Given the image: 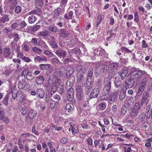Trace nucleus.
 Listing matches in <instances>:
<instances>
[{
    "instance_id": "1",
    "label": "nucleus",
    "mask_w": 152,
    "mask_h": 152,
    "mask_svg": "<svg viewBox=\"0 0 152 152\" xmlns=\"http://www.w3.org/2000/svg\"><path fill=\"white\" fill-rule=\"evenodd\" d=\"M75 79V77L72 76L69 77V80H67V83L69 82V86H67L68 88H67V91L68 93L67 94V99L69 101L72 100L74 94V90L71 86H72L73 83L74 82Z\"/></svg>"
},
{
    "instance_id": "2",
    "label": "nucleus",
    "mask_w": 152,
    "mask_h": 152,
    "mask_svg": "<svg viewBox=\"0 0 152 152\" xmlns=\"http://www.w3.org/2000/svg\"><path fill=\"white\" fill-rule=\"evenodd\" d=\"M25 77L21 74L18 77V87L20 89H22L25 87L26 85L25 82Z\"/></svg>"
},
{
    "instance_id": "3",
    "label": "nucleus",
    "mask_w": 152,
    "mask_h": 152,
    "mask_svg": "<svg viewBox=\"0 0 152 152\" xmlns=\"http://www.w3.org/2000/svg\"><path fill=\"white\" fill-rule=\"evenodd\" d=\"M146 84V79L144 78L140 83L138 87L137 94L140 96L143 91Z\"/></svg>"
},
{
    "instance_id": "4",
    "label": "nucleus",
    "mask_w": 152,
    "mask_h": 152,
    "mask_svg": "<svg viewBox=\"0 0 152 152\" xmlns=\"http://www.w3.org/2000/svg\"><path fill=\"white\" fill-rule=\"evenodd\" d=\"M84 73V72L82 69H80L78 72L77 75V80L78 82L85 83V79L83 76Z\"/></svg>"
},
{
    "instance_id": "5",
    "label": "nucleus",
    "mask_w": 152,
    "mask_h": 152,
    "mask_svg": "<svg viewBox=\"0 0 152 152\" xmlns=\"http://www.w3.org/2000/svg\"><path fill=\"white\" fill-rule=\"evenodd\" d=\"M118 91H114L112 93L110 96H108L109 103L112 104L115 100L116 97L118 95Z\"/></svg>"
},
{
    "instance_id": "6",
    "label": "nucleus",
    "mask_w": 152,
    "mask_h": 152,
    "mask_svg": "<svg viewBox=\"0 0 152 152\" xmlns=\"http://www.w3.org/2000/svg\"><path fill=\"white\" fill-rule=\"evenodd\" d=\"M105 86L103 90L102 94L104 95H107L110 90L111 82L110 80H109L107 82H105Z\"/></svg>"
},
{
    "instance_id": "7",
    "label": "nucleus",
    "mask_w": 152,
    "mask_h": 152,
    "mask_svg": "<svg viewBox=\"0 0 152 152\" xmlns=\"http://www.w3.org/2000/svg\"><path fill=\"white\" fill-rule=\"evenodd\" d=\"M118 63L117 62H114L112 63L110 65V67L111 68V72L112 75L115 74V72L117 71L118 67Z\"/></svg>"
},
{
    "instance_id": "8",
    "label": "nucleus",
    "mask_w": 152,
    "mask_h": 152,
    "mask_svg": "<svg viewBox=\"0 0 152 152\" xmlns=\"http://www.w3.org/2000/svg\"><path fill=\"white\" fill-rule=\"evenodd\" d=\"M76 92L77 98L79 100H81L83 96L82 87L80 86H77L76 88Z\"/></svg>"
},
{
    "instance_id": "9",
    "label": "nucleus",
    "mask_w": 152,
    "mask_h": 152,
    "mask_svg": "<svg viewBox=\"0 0 152 152\" xmlns=\"http://www.w3.org/2000/svg\"><path fill=\"white\" fill-rule=\"evenodd\" d=\"M37 9L32 10L28 13L29 15H36L39 16H41L42 13V10L41 8H36Z\"/></svg>"
},
{
    "instance_id": "10",
    "label": "nucleus",
    "mask_w": 152,
    "mask_h": 152,
    "mask_svg": "<svg viewBox=\"0 0 152 152\" xmlns=\"http://www.w3.org/2000/svg\"><path fill=\"white\" fill-rule=\"evenodd\" d=\"M70 125L73 134H75L78 132L79 131L77 125H75L73 122L70 123Z\"/></svg>"
},
{
    "instance_id": "11",
    "label": "nucleus",
    "mask_w": 152,
    "mask_h": 152,
    "mask_svg": "<svg viewBox=\"0 0 152 152\" xmlns=\"http://www.w3.org/2000/svg\"><path fill=\"white\" fill-rule=\"evenodd\" d=\"M134 79H129L125 83V87L126 88H132L134 85Z\"/></svg>"
},
{
    "instance_id": "12",
    "label": "nucleus",
    "mask_w": 152,
    "mask_h": 152,
    "mask_svg": "<svg viewBox=\"0 0 152 152\" xmlns=\"http://www.w3.org/2000/svg\"><path fill=\"white\" fill-rule=\"evenodd\" d=\"M36 111L33 109L28 110L27 112V115L30 119H33L35 117L37 114Z\"/></svg>"
},
{
    "instance_id": "13",
    "label": "nucleus",
    "mask_w": 152,
    "mask_h": 152,
    "mask_svg": "<svg viewBox=\"0 0 152 152\" xmlns=\"http://www.w3.org/2000/svg\"><path fill=\"white\" fill-rule=\"evenodd\" d=\"M37 95L40 99H42L44 98L45 95L44 90L42 88H39L36 90Z\"/></svg>"
},
{
    "instance_id": "14",
    "label": "nucleus",
    "mask_w": 152,
    "mask_h": 152,
    "mask_svg": "<svg viewBox=\"0 0 152 152\" xmlns=\"http://www.w3.org/2000/svg\"><path fill=\"white\" fill-rule=\"evenodd\" d=\"M142 71L140 70L136 71L135 72V80H136V81L138 82L140 80L141 78V76L142 75Z\"/></svg>"
},
{
    "instance_id": "15",
    "label": "nucleus",
    "mask_w": 152,
    "mask_h": 152,
    "mask_svg": "<svg viewBox=\"0 0 152 152\" xmlns=\"http://www.w3.org/2000/svg\"><path fill=\"white\" fill-rule=\"evenodd\" d=\"M99 93V90L98 88H94L90 94V96L91 98L97 97Z\"/></svg>"
},
{
    "instance_id": "16",
    "label": "nucleus",
    "mask_w": 152,
    "mask_h": 152,
    "mask_svg": "<svg viewBox=\"0 0 152 152\" xmlns=\"http://www.w3.org/2000/svg\"><path fill=\"white\" fill-rule=\"evenodd\" d=\"M34 4L36 8H41L43 5V0H35Z\"/></svg>"
},
{
    "instance_id": "17",
    "label": "nucleus",
    "mask_w": 152,
    "mask_h": 152,
    "mask_svg": "<svg viewBox=\"0 0 152 152\" xmlns=\"http://www.w3.org/2000/svg\"><path fill=\"white\" fill-rule=\"evenodd\" d=\"M11 53V49L10 48H6L4 49L3 55L5 58L8 57L10 55Z\"/></svg>"
},
{
    "instance_id": "18",
    "label": "nucleus",
    "mask_w": 152,
    "mask_h": 152,
    "mask_svg": "<svg viewBox=\"0 0 152 152\" xmlns=\"http://www.w3.org/2000/svg\"><path fill=\"white\" fill-rule=\"evenodd\" d=\"M2 16L0 19V21L2 23H4L9 21V18L7 15L3 13L1 15Z\"/></svg>"
},
{
    "instance_id": "19",
    "label": "nucleus",
    "mask_w": 152,
    "mask_h": 152,
    "mask_svg": "<svg viewBox=\"0 0 152 152\" xmlns=\"http://www.w3.org/2000/svg\"><path fill=\"white\" fill-rule=\"evenodd\" d=\"M126 91L124 90V86L121 88V89L120 91V93L119 95V99L121 100H123L125 97Z\"/></svg>"
},
{
    "instance_id": "20",
    "label": "nucleus",
    "mask_w": 152,
    "mask_h": 152,
    "mask_svg": "<svg viewBox=\"0 0 152 152\" xmlns=\"http://www.w3.org/2000/svg\"><path fill=\"white\" fill-rule=\"evenodd\" d=\"M56 53L58 56L64 58L66 57V51L61 50H57Z\"/></svg>"
},
{
    "instance_id": "21",
    "label": "nucleus",
    "mask_w": 152,
    "mask_h": 152,
    "mask_svg": "<svg viewBox=\"0 0 152 152\" xmlns=\"http://www.w3.org/2000/svg\"><path fill=\"white\" fill-rule=\"evenodd\" d=\"M70 56H72L74 55L77 54L80 52V51L79 49L77 48L72 49L70 51H68Z\"/></svg>"
},
{
    "instance_id": "22",
    "label": "nucleus",
    "mask_w": 152,
    "mask_h": 152,
    "mask_svg": "<svg viewBox=\"0 0 152 152\" xmlns=\"http://www.w3.org/2000/svg\"><path fill=\"white\" fill-rule=\"evenodd\" d=\"M44 78L42 75H40L37 77L36 80V82L38 84H42L44 82Z\"/></svg>"
},
{
    "instance_id": "23",
    "label": "nucleus",
    "mask_w": 152,
    "mask_h": 152,
    "mask_svg": "<svg viewBox=\"0 0 152 152\" xmlns=\"http://www.w3.org/2000/svg\"><path fill=\"white\" fill-rule=\"evenodd\" d=\"M32 49L34 52L38 55L41 54L43 52L42 50L41 49L36 46L32 47Z\"/></svg>"
},
{
    "instance_id": "24",
    "label": "nucleus",
    "mask_w": 152,
    "mask_h": 152,
    "mask_svg": "<svg viewBox=\"0 0 152 152\" xmlns=\"http://www.w3.org/2000/svg\"><path fill=\"white\" fill-rule=\"evenodd\" d=\"M128 71L126 70L122 69L121 70L118 72L119 75L120 76L122 79H123L128 73Z\"/></svg>"
},
{
    "instance_id": "25",
    "label": "nucleus",
    "mask_w": 152,
    "mask_h": 152,
    "mask_svg": "<svg viewBox=\"0 0 152 152\" xmlns=\"http://www.w3.org/2000/svg\"><path fill=\"white\" fill-rule=\"evenodd\" d=\"M93 69L92 68H90L89 70L88 73L87 80H92L93 77H92L93 75Z\"/></svg>"
},
{
    "instance_id": "26",
    "label": "nucleus",
    "mask_w": 152,
    "mask_h": 152,
    "mask_svg": "<svg viewBox=\"0 0 152 152\" xmlns=\"http://www.w3.org/2000/svg\"><path fill=\"white\" fill-rule=\"evenodd\" d=\"M39 68L42 70H46L50 68V65L48 64H41L39 65Z\"/></svg>"
},
{
    "instance_id": "27",
    "label": "nucleus",
    "mask_w": 152,
    "mask_h": 152,
    "mask_svg": "<svg viewBox=\"0 0 152 152\" xmlns=\"http://www.w3.org/2000/svg\"><path fill=\"white\" fill-rule=\"evenodd\" d=\"M28 19L30 23H32L36 20L37 18L34 15H31L28 17Z\"/></svg>"
},
{
    "instance_id": "28",
    "label": "nucleus",
    "mask_w": 152,
    "mask_h": 152,
    "mask_svg": "<svg viewBox=\"0 0 152 152\" xmlns=\"http://www.w3.org/2000/svg\"><path fill=\"white\" fill-rule=\"evenodd\" d=\"M112 31L111 30H110L108 32L107 34H110V36L107 38V40H109L110 39H114L115 37L116 34L115 33H112Z\"/></svg>"
},
{
    "instance_id": "29",
    "label": "nucleus",
    "mask_w": 152,
    "mask_h": 152,
    "mask_svg": "<svg viewBox=\"0 0 152 152\" xmlns=\"http://www.w3.org/2000/svg\"><path fill=\"white\" fill-rule=\"evenodd\" d=\"M10 96V94H7L2 101L3 104L6 106H7L8 104V100Z\"/></svg>"
},
{
    "instance_id": "30",
    "label": "nucleus",
    "mask_w": 152,
    "mask_h": 152,
    "mask_svg": "<svg viewBox=\"0 0 152 152\" xmlns=\"http://www.w3.org/2000/svg\"><path fill=\"white\" fill-rule=\"evenodd\" d=\"M39 45L40 46L41 49H48V47L45 42L42 40L40 42Z\"/></svg>"
},
{
    "instance_id": "31",
    "label": "nucleus",
    "mask_w": 152,
    "mask_h": 152,
    "mask_svg": "<svg viewBox=\"0 0 152 152\" xmlns=\"http://www.w3.org/2000/svg\"><path fill=\"white\" fill-rule=\"evenodd\" d=\"M49 34L48 31L46 30H44L38 33L39 36L41 37H45Z\"/></svg>"
},
{
    "instance_id": "32",
    "label": "nucleus",
    "mask_w": 152,
    "mask_h": 152,
    "mask_svg": "<svg viewBox=\"0 0 152 152\" xmlns=\"http://www.w3.org/2000/svg\"><path fill=\"white\" fill-rule=\"evenodd\" d=\"M59 35L60 37H65L66 36V29H61L59 31Z\"/></svg>"
},
{
    "instance_id": "33",
    "label": "nucleus",
    "mask_w": 152,
    "mask_h": 152,
    "mask_svg": "<svg viewBox=\"0 0 152 152\" xmlns=\"http://www.w3.org/2000/svg\"><path fill=\"white\" fill-rule=\"evenodd\" d=\"M49 30L53 32H56L58 31L57 27L53 25H50L48 27Z\"/></svg>"
},
{
    "instance_id": "34",
    "label": "nucleus",
    "mask_w": 152,
    "mask_h": 152,
    "mask_svg": "<svg viewBox=\"0 0 152 152\" xmlns=\"http://www.w3.org/2000/svg\"><path fill=\"white\" fill-rule=\"evenodd\" d=\"M106 108V104L104 103H102L99 104L97 109L100 110H103Z\"/></svg>"
},
{
    "instance_id": "35",
    "label": "nucleus",
    "mask_w": 152,
    "mask_h": 152,
    "mask_svg": "<svg viewBox=\"0 0 152 152\" xmlns=\"http://www.w3.org/2000/svg\"><path fill=\"white\" fill-rule=\"evenodd\" d=\"M115 80L114 81V84L115 87L116 88H118L120 86H121V81L120 80L117 79H115Z\"/></svg>"
},
{
    "instance_id": "36",
    "label": "nucleus",
    "mask_w": 152,
    "mask_h": 152,
    "mask_svg": "<svg viewBox=\"0 0 152 152\" xmlns=\"http://www.w3.org/2000/svg\"><path fill=\"white\" fill-rule=\"evenodd\" d=\"M137 111L133 109L130 113L131 117L132 118L135 117L137 115Z\"/></svg>"
},
{
    "instance_id": "37",
    "label": "nucleus",
    "mask_w": 152,
    "mask_h": 152,
    "mask_svg": "<svg viewBox=\"0 0 152 152\" xmlns=\"http://www.w3.org/2000/svg\"><path fill=\"white\" fill-rule=\"evenodd\" d=\"M46 60L45 57H42L39 56H37L34 58V61H46Z\"/></svg>"
},
{
    "instance_id": "38",
    "label": "nucleus",
    "mask_w": 152,
    "mask_h": 152,
    "mask_svg": "<svg viewBox=\"0 0 152 152\" xmlns=\"http://www.w3.org/2000/svg\"><path fill=\"white\" fill-rule=\"evenodd\" d=\"M99 99L100 101L106 100L107 101L108 99V95H104L102 94V95L99 98Z\"/></svg>"
},
{
    "instance_id": "39",
    "label": "nucleus",
    "mask_w": 152,
    "mask_h": 152,
    "mask_svg": "<svg viewBox=\"0 0 152 152\" xmlns=\"http://www.w3.org/2000/svg\"><path fill=\"white\" fill-rule=\"evenodd\" d=\"M40 26L39 25H37L31 26V30L32 31H36L40 28Z\"/></svg>"
},
{
    "instance_id": "40",
    "label": "nucleus",
    "mask_w": 152,
    "mask_h": 152,
    "mask_svg": "<svg viewBox=\"0 0 152 152\" xmlns=\"http://www.w3.org/2000/svg\"><path fill=\"white\" fill-rule=\"evenodd\" d=\"M14 41H12L10 43V46L12 50L14 51V49H15V48L17 47V45H18Z\"/></svg>"
},
{
    "instance_id": "41",
    "label": "nucleus",
    "mask_w": 152,
    "mask_h": 152,
    "mask_svg": "<svg viewBox=\"0 0 152 152\" xmlns=\"http://www.w3.org/2000/svg\"><path fill=\"white\" fill-rule=\"evenodd\" d=\"M44 53H45L46 55L49 57H52L54 56L53 54L51 52L48 50H45Z\"/></svg>"
},
{
    "instance_id": "42",
    "label": "nucleus",
    "mask_w": 152,
    "mask_h": 152,
    "mask_svg": "<svg viewBox=\"0 0 152 152\" xmlns=\"http://www.w3.org/2000/svg\"><path fill=\"white\" fill-rule=\"evenodd\" d=\"M93 79L92 80H87V85L88 88H90L93 86Z\"/></svg>"
},
{
    "instance_id": "43",
    "label": "nucleus",
    "mask_w": 152,
    "mask_h": 152,
    "mask_svg": "<svg viewBox=\"0 0 152 152\" xmlns=\"http://www.w3.org/2000/svg\"><path fill=\"white\" fill-rule=\"evenodd\" d=\"M30 42L34 45H37L38 44L37 38H32Z\"/></svg>"
},
{
    "instance_id": "44",
    "label": "nucleus",
    "mask_w": 152,
    "mask_h": 152,
    "mask_svg": "<svg viewBox=\"0 0 152 152\" xmlns=\"http://www.w3.org/2000/svg\"><path fill=\"white\" fill-rule=\"evenodd\" d=\"M50 98V92L48 91L46 92L45 95V100L46 103L48 102Z\"/></svg>"
},
{
    "instance_id": "45",
    "label": "nucleus",
    "mask_w": 152,
    "mask_h": 152,
    "mask_svg": "<svg viewBox=\"0 0 152 152\" xmlns=\"http://www.w3.org/2000/svg\"><path fill=\"white\" fill-rule=\"evenodd\" d=\"M31 72H30L29 70L26 69L23 70L21 74L23 76H26H26H27V75Z\"/></svg>"
},
{
    "instance_id": "46",
    "label": "nucleus",
    "mask_w": 152,
    "mask_h": 152,
    "mask_svg": "<svg viewBox=\"0 0 152 152\" xmlns=\"http://www.w3.org/2000/svg\"><path fill=\"white\" fill-rule=\"evenodd\" d=\"M22 49L25 51H28L29 50V46L26 44H23L22 45Z\"/></svg>"
},
{
    "instance_id": "47",
    "label": "nucleus",
    "mask_w": 152,
    "mask_h": 152,
    "mask_svg": "<svg viewBox=\"0 0 152 152\" xmlns=\"http://www.w3.org/2000/svg\"><path fill=\"white\" fill-rule=\"evenodd\" d=\"M149 101L150 99L148 98L145 99L144 100H141V103L142 105H144L145 106H146L148 104Z\"/></svg>"
},
{
    "instance_id": "48",
    "label": "nucleus",
    "mask_w": 152,
    "mask_h": 152,
    "mask_svg": "<svg viewBox=\"0 0 152 152\" xmlns=\"http://www.w3.org/2000/svg\"><path fill=\"white\" fill-rule=\"evenodd\" d=\"M21 10L22 9L21 7L19 5H18L15 8V12L16 13H19L21 12Z\"/></svg>"
},
{
    "instance_id": "49",
    "label": "nucleus",
    "mask_w": 152,
    "mask_h": 152,
    "mask_svg": "<svg viewBox=\"0 0 152 152\" xmlns=\"http://www.w3.org/2000/svg\"><path fill=\"white\" fill-rule=\"evenodd\" d=\"M134 20L135 22L136 23L138 22L139 21V16L137 12H135L134 13Z\"/></svg>"
},
{
    "instance_id": "50",
    "label": "nucleus",
    "mask_w": 152,
    "mask_h": 152,
    "mask_svg": "<svg viewBox=\"0 0 152 152\" xmlns=\"http://www.w3.org/2000/svg\"><path fill=\"white\" fill-rule=\"evenodd\" d=\"M96 26L97 27L100 24L102 21V16L101 15H99L97 18Z\"/></svg>"
},
{
    "instance_id": "51",
    "label": "nucleus",
    "mask_w": 152,
    "mask_h": 152,
    "mask_svg": "<svg viewBox=\"0 0 152 152\" xmlns=\"http://www.w3.org/2000/svg\"><path fill=\"white\" fill-rule=\"evenodd\" d=\"M68 69H67V73H68L69 75L71 76L73 74V72L74 71V69L73 68H72L70 67H68ZM68 73H67V74Z\"/></svg>"
},
{
    "instance_id": "52",
    "label": "nucleus",
    "mask_w": 152,
    "mask_h": 152,
    "mask_svg": "<svg viewBox=\"0 0 152 152\" xmlns=\"http://www.w3.org/2000/svg\"><path fill=\"white\" fill-rule=\"evenodd\" d=\"M140 108V105L139 102L136 103L134 106L133 110H135L137 111H138Z\"/></svg>"
},
{
    "instance_id": "53",
    "label": "nucleus",
    "mask_w": 152,
    "mask_h": 152,
    "mask_svg": "<svg viewBox=\"0 0 152 152\" xmlns=\"http://www.w3.org/2000/svg\"><path fill=\"white\" fill-rule=\"evenodd\" d=\"M13 37H14V41L17 42L19 39L18 34L17 33H14L13 35Z\"/></svg>"
},
{
    "instance_id": "54",
    "label": "nucleus",
    "mask_w": 152,
    "mask_h": 152,
    "mask_svg": "<svg viewBox=\"0 0 152 152\" xmlns=\"http://www.w3.org/2000/svg\"><path fill=\"white\" fill-rule=\"evenodd\" d=\"M46 108L45 106L42 104H40L38 106V108L41 110H44Z\"/></svg>"
},
{
    "instance_id": "55",
    "label": "nucleus",
    "mask_w": 152,
    "mask_h": 152,
    "mask_svg": "<svg viewBox=\"0 0 152 152\" xmlns=\"http://www.w3.org/2000/svg\"><path fill=\"white\" fill-rule=\"evenodd\" d=\"M17 4V1H13L11 3L10 6V9L12 10L14 9V8L16 6Z\"/></svg>"
},
{
    "instance_id": "56",
    "label": "nucleus",
    "mask_w": 152,
    "mask_h": 152,
    "mask_svg": "<svg viewBox=\"0 0 152 152\" xmlns=\"http://www.w3.org/2000/svg\"><path fill=\"white\" fill-rule=\"evenodd\" d=\"M34 76L32 75L31 73H30L26 77V79L28 80H31L34 78Z\"/></svg>"
},
{
    "instance_id": "57",
    "label": "nucleus",
    "mask_w": 152,
    "mask_h": 152,
    "mask_svg": "<svg viewBox=\"0 0 152 152\" xmlns=\"http://www.w3.org/2000/svg\"><path fill=\"white\" fill-rule=\"evenodd\" d=\"M11 71L10 70V68H8L7 69H6L4 72H3V73L4 75H8L11 74Z\"/></svg>"
},
{
    "instance_id": "58",
    "label": "nucleus",
    "mask_w": 152,
    "mask_h": 152,
    "mask_svg": "<svg viewBox=\"0 0 152 152\" xmlns=\"http://www.w3.org/2000/svg\"><path fill=\"white\" fill-rule=\"evenodd\" d=\"M51 61L53 64H58L60 63V61L58 60V58H52Z\"/></svg>"
},
{
    "instance_id": "59",
    "label": "nucleus",
    "mask_w": 152,
    "mask_h": 152,
    "mask_svg": "<svg viewBox=\"0 0 152 152\" xmlns=\"http://www.w3.org/2000/svg\"><path fill=\"white\" fill-rule=\"evenodd\" d=\"M147 93L146 92H144L142 96V98L141 100H144L145 99H148Z\"/></svg>"
},
{
    "instance_id": "60",
    "label": "nucleus",
    "mask_w": 152,
    "mask_h": 152,
    "mask_svg": "<svg viewBox=\"0 0 152 152\" xmlns=\"http://www.w3.org/2000/svg\"><path fill=\"white\" fill-rule=\"evenodd\" d=\"M21 113L24 115H25L26 114L27 112V109L26 107H24L21 109Z\"/></svg>"
},
{
    "instance_id": "61",
    "label": "nucleus",
    "mask_w": 152,
    "mask_h": 152,
    "mask_svg": "<svg viewBox=\"0 0 152 152\" xmlns=\"http://www.w3.org/2000/svg\"><path fill=\"white\" fill-rule=\"evenodd\" d=\"M134 104L133 100V99H129L128 101V104L129 106H132Z\"/></svg>"
},
{
    "instance_id": "62",
    "label": "nucleus",
    "mask_w": 152,
    "mask_h": 152,
    "mask_svg": "<svg viewBox=\"0 0 152 152\" xmlns=\"http://www.w3.org/2000/svg\"><path fill=\"white\" fill-rule=\"evenodd\" d=\"M121 49L122 50L128 53H130L131 52V50H129L127 48L125 47H122Z\"/></svg>"
},
{
    "instance_id": "63",
    "label": "nucleus",
    "mask_w": 152,
    "mask_h": 152,
    "mask_svg": "<svg viewBox=\"0 0 152 152\" xmlns=\"http://www.w3.org/2000/svg\"><path fill=\"white\" fill-rule=\"evenodd\" d=\"M81 126L83 129L84 130H87L90 128V126L85 124H83L81 125Z\"/></svg>"
},
{
    "instance_id": "64",
    "label": "nucleus",
    "mask_w": 152,
    "mask_h": 152,
    "mask_svg": "<svg viewBox=\"0 0 152 152\" xmlns=\"http://www.w3.org/2000/svg\"><path fill=\"white\" fill-rule=\"evenodd\" d=\"M19 24L17 22L14 23L12 24L11 27L13 29H15L18 26Z\"/></svg>"
}]
</instances>
